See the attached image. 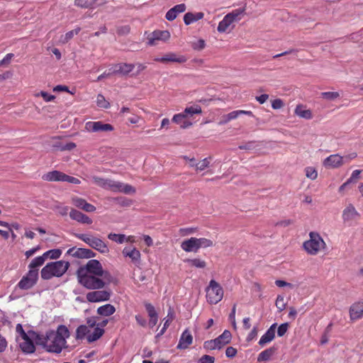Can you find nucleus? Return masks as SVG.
<instances>
[{"label": "nucleus", "instance_id": "864d4df0", "mask_svg": "<svg viewBox=\"0 0 363 363\" xmlns=\"http://www.w3.org/2000/svg\"><path fill=\"white\" fill-rule=\"evenodd\" d=\"M203 348L206 350H213L218 349V346L215 340H211L204 342Z\"/></svg>", "mask_w": 363, "mask_h": 363}, {"label": "nucleus", "instance_id": "dca6fc26", "mask_svg": "<svg viewBox=\"0 0 363 363\" xmlns=\"http://www.w3.org/2000/svg\"><path fill=\"white\" fill-rule=\"evenodd\" d=\"M156 61L166 63V62H178L184 63L186 61V58L183 55H177L174 52H169L162 57L155 59Z\"/></svg>", "mask_w": 363, "mask_h": 363}, {"label": "nucleus", "instance_id": "20e7f679", "mask_svg": "<svg viewBox=\"0 0 363 363\" xmlns=\"http://www.w3.org/2000/svg\"><path fill=\"white\" fill-rule=\"evenodd\" d=\"M86 273L92 275L103 276L108 282H111L113 277L106 270H104L102 264L97 259H90L85 265L80 266L76 274Z\"/></svg>", "mask_w": 363, "mask_h": 363}, {"label": "nucleus", "instance_id": "bf43d9fd", "mask_svg": "<svg viewBox=\"0 0 363 363\" xmlns=\"http://www.w3.org/2000/svg\"><path fill=\"white\" fill-rule=\"evenodd\" d=\"M215 358L214 357L204 354L201 358L199 359L198 363H214Z\"/></svg>", "mask_w": 363, "mask_h": 363}, {"label": "nucleus", "instance_id": "4d7b16f0", "mask_svg": "<svg viewBox=\"0 0 363 363\" xmlns=\"http://www.w3.org/2000/svg\"><path fill=\"white\" fill-rule=\"evenodd\" d=\"M275 304L279 311H282L286 308V303H284V297L281 296H277Z\"/></svg>", "mask_w": 363, "mask_h": 363}, {"label": "nucleus", "instance_id": "a19ab883", "mask_svg": "<svg viewBox=\"0 0 363 363\" xmlns=\"http://www.w3.org/2000/svg\"><path fill=\"white\" fill-rule=\"evenodd\" d=\"M62 252L59 249L50 250L43 254L45 259L47 260L48 258L57 259L61 256Z\"/></svg>", "mask_w": 363, "mask_h": 363}, {"label": "nucleus", "instance_id": "680f3d73", "mask_svg": "<svg viewBox=\"0 0 363 363\" xmlns=\"http://www.w3.org/2000/svg\"><path fill=\"white\" fill-rule=\"evenodd\" d=\"M98 317L92 316L86 318V326H89V328H93L96 327V320Z\"/></svg>", "mask_w": 363, "mask_h": 363}, {"label": "nucleus", "instance_id": "5701e85b", "mask_svg": "<svg viewBox=\"0 0 363 363\" xmlns=\"http://www.w3.org/2000/svg\"><path fill=\"white\" fill-rule=\"evenodd\" d=\"M65 175L62 172L54 170L43 174L42 179L48 182H64Z\"/></svg>", "mask_w": 363, "mask_h": 363}, {"label": "nucleus", "instance_id": "69168bd1", "mask_svg": "<svg viewBox=\"0 0 363 363\" xmlns=\"http://www.w3.org/2000/svg\"><path fill=\"white\" fill-rule=\"evenodd\" d=\"M196 231V228H184L179 230L180 235L182 236L189 235L193 234Z\"/></svg>", "mask_w": 363, "mask_h": 363}, {"label": "nucleus", "instance_id": "6e6d98bb", "mask_svg": "<svg viewBox=\"0 0 363 363\" xmlns=\"http://www.w3.org/2000/svg\"><path fill=\"white\" fill-rule=\"evenodd\" d=\"M145 306L150 318L158 316L155 307L151 303H147Z\"/></svg>", "mask_w": 363, "mask_h": 363}, {"label": "nucleus", "instance_id": "f257e3e1", "mask_svg": "<svg viewBox=\"0 0 363 363\" xmlns=\"http://www.w3.org/2000/svg\"><path fill=\"white\" fill-rule=\"evenodd\" d=\"M69 331L65 325H60L56 330L47 331L48 352L59 354L66 347L67 338L69 337Z\"/></svg>", "mask_w": 363, "mask_h": 363}, {"label": "nucleus", "instance_id": "aec40b11", "mask_svg": "<svg viewBox=\"0 0 363 363\" xmlns=\"http://www.w3.org/2000/svg\"><path fill=\"white\" fill-rule=\"evenodd\" d=\"M193 337L188 329H186L182 334L179 343L177 346V349H186L191 343Z\"/></svg>", "mask_w": 363, "mask_h": 363}, {"label": "nucleus", "instance_id": "c9c22d12", "mask_svg": "<svg viewBox=\"0 0 363 363\" xmlns=\"http://www.w3.org/2000/svg\"><path fill=\"white\" fill-rule=\"evenodd\" d=\"M89 333L90 329L89 328V326H86V325H81L76 330V338L78 340H82L86 336L87 337V335H89Z\"/></svg>", "mask_w": 363, "mask_h": 363}, {"label": "nucleus", "instance_id": "2f4dec72", "mask_svg": "<svg viewBox=\"0 0 363 363\" xmlns=\"http://www.w3.org/2000/svg\"><path fill=\"white\" fill-rule=\"evenodd\" d=\"M97 313L101 316H110L116 312V308L109 303L101 306L97 308Z\"/></svg>", "mask_w": 363, "mask_h": 363}, {"label": "nucleus", "instance_id": "7c9ffc66", "mask_svg": "<svg viewBox=\"0 0 363 363\" xmlns=\"http://www.w3.org/2000/svg\"><path fill=\"white\" fill-rule=\"evenodd\" d=\"M46 260L45 259L43 255L41 256H38L35 257L31 260L30 264H28V270L35 271L39 275V269L38 268L43 266Z\"/></svg>", "mask_w": 363, "mask_h": 363}, {"label": "nucleus", "instance_id": "4c0bfd02", "mask_svg": "<svg viewBox=\"0 0 363 363\" xmlns=\"http://www.w3.org/2000/svg\"><path fill=\"white\" fill-rule=\"evenodd\" d=\"M184 262L189 264L190 266L196 268H205L206 267V262L199 258L195 259H186L184 260Z\"/></svg>", "mask_w": 363, "mask_h": 363}, {"label": "nucleus", "instance_id": "58836bf2", "mask_svg": "<svg viewBox=\"0 0 363 363\" xmlns=\"http://www.w3.org/2000/svg\"><path fill=\"white\" fill-rule=\"evenodd\" d=\"M80 30H81V28L79 27H78L72 30H70V31L66 33L65 35H62L60 37V42L63 44L67 43L69 40H70L74 37V35H77L79 33Z\"/></svg>", "mask_w": 363, "mask_h": 363}, {"label": "nucleus", "instance_id": "f8f14e48", "mask_svg": "<svg viewBox=\"0 0 363 363\" xmlns=\"http://www.w3.org/2000/svg\"><path fill=\"white\" fill-rule=\"evenodd\" d=\"M135 66L134 64L128 63L116 64L112 66V73L121 77L126 76L133 70Z\"/></svg>", "mask_w": 363, "mask_h": 363}, {"label": "nucleus", "instance_id": "6e6552de", "mask_svg": "<svg viewBox=\"0 0 363 363\" xmlns=\"http://www.w3.org/2000/svg\"><path fill=\"white\" fill-rule=\"evenodd\" d=\"M38 277L35 271L28 270L18 283L17 286L22 290H28L37 284Z\"/></svg>", "mask_w": 363, "mask_h": 363}, {"label": "nucleus", "instance_id": "8fccbe9b", "mask_svg": "<svg viewBox=\"0 0 363 363\" xmlns=\"http://www.w3.org/2000/svg\"><path fill=\"white\" fill-rule=\"evenodd\" d=\"M167 316L168 317L169 316V318H168L167 319L165 320V322L164 323L162 328L157 333V335H156V337H159L162 336L165 333L167 328L169 327L170 323L172 322L173 317H172V314L170 310L168 312Z\"/></svg>", "mask_w": 363, "mask_h": 363}, {"label": "nucleus", "instance_id": "052dcab7", "mask_svg": "<svg viewBox=\"0 0 363 363\" xmlns=\"http://www.w3.org/2000/svg\"><path fill=\"white\" fill-rule=\"evenodd\" d=\"M37 96H40L43 98V99L48 102L54 100L55 96L54 95L49 94L46 91H41Z\"/></svg>", "mask_w": 363, "mask_h": 363}, {"label": "nucleus", "instance_id": "e433bc0d", "mask_svg": "<svg viewBox=\"0 0 363 363\" xmlns=\"http://www.w3.org/2000/svg\"><path fill=\"white\" fill-rule=\"evenodd\" d=\"M295 113L303 118L311 119L312 118L311 111L309 109H303L301 105L296 107Z\"/></svg>", "mask_w": 363, "mask_h": 363}, {"label": "nucleus", "instance_id": "4be33fe9", "mask_svg": "<svg viewBox=\"0 0 363 363\" xmlns=\"http://www.w3.org/2000/svg\"><path fill=\"white\" fill-rule=\"evenodd\" d=\"M186 5L180 4L174 6L170 9L166 13L165 18L167 20L172 21L174 20L179 13H183L186 10Z\"/></svg>", "mask_w": 363, "mask_h": 363}, {"label": "nucleus", "instance_id": "338daca9", "mask_svg": "<svg viewBox=\"0 0 363 363\" xmlns=\"http://www.w3.org/2000/svg\"><path fill=\"white\" fill-rule=\"evenodd\" d=\"M237 354V350L233 347H228L225 350V355L227 357L233 358Z\"/></svg>", "mask_w": 363, "mask_h": 363}, {"label": "nucleus", "instance_id": "b1692460", "mask_svg": "<svg viewBox=\"0 0 363 363\" xmlns=\"http://www.w3.org/2000/svg\"><path fill=\"white\" fill-rule=\"evenodd\" d=\"M172 121L179 124L180 127L183 129L188 128L192 125V123L187 119L182 112L175 114L172 118Z\"/></svg>", "mask_w": 363, "mask_h": 363}, {"label": "nucleus", "instance_id": "c85d7f7f", "mask_svg": "<svg viewBox=\"0 0 363 363\" xmlns=\"http://www.w3.org/2000/svg\"><path fill=\"white\" fill-rule=\"evenodd\" d=\"M123 254L124 256L130 257L133 262H134L136 265L140 264L141 255L140 251L137 249L133 248L132 250H128L127 248H124L123 250Z\"/></svg>", "mask_w": 363, "mask_h": 363}, {"label": "nucleus", "instance_id": "cd10ccee", "mask_svg": "<svg viewBox=\"0 0 363 363\" xmlns=\"http://www.w3.org/2000/svg\"><path fill=\"white\" fill-rule=\"evenodd\" d=\"M93 182L97 186L102 187L106 189L112 190V185L113 184V181L108 179H104L96 176H93L91 177Z\"/></svg>", "mask_w": 363, "mask_h": 363}, {"label": "nucleus", "instance_id": "37998d69", "mask_svg": "<svg viewBox=\"0 0 363 363\" xmlns=\"http://www.w3.org/2000/svg\"><path fill=\"white\" fill-rule=\"evenodd\" d=\"M245 8H239L228 13L227 15L230 17L233 22L238 21L241 18V16L244 13Z\"/></svg>", "mask_w": 363, "mask_h": 363}, {"label": "nucleus", "instance_id": "6ab92c4d", "mask_svg": "<svg viewBox=\"0 0 363 363\" xmlns=\"http://www.w3.org/2000/svg\"><path fill=\"white\" fill-rule=\"evenodd\" d=\"M112 191L123 192L125 194H133L135 193V188L131 185L115 181H113L112 185Z\"/></svg>", "mask_w": 363, "mask_h": 363}, {"label": "nucleus", "instance_id": "3c124183", "mask_svg": "<svg viewBox=\"0 0 363 363\" xmlns=\"http://www.w3.org/2000/svg\"><path fill=\"white\" fill-rule=\"evenodd\" d=\"M72 203L77 208L82 209L84 205L86 203V201L78 196H73L72 198Z\"/></svg>", "mask_w": 363, "mask_h": 363}, {"label": "nucleus", "instance_id": "f704fd0d", "mask_svg": "<svg viewBox=\"0 0 363 363\" xmlns=\"http://www.w3.org/2000/svg\"><path fill=\"white\" fill-rule=\"evenodd\" d=\"M276 348L274 347H269L262 352L257 357L258 362L268 361L271 357L274 354Z\"/></svg>", "mask_w": 363, "mask_h": 363}, {"label": "nucleus", "instance_id": "412c9836", "mask_svg": "<svg viewBox=\"0 0 363 363\" xmlns=\"http://www.w3.org/2000/svg\"><path fill=\"white\" fill-rule=\"evenodd\" d=\"M277 328V323L272 324L267 332L261 337L259 345L264 346L267 343L272 341L275 337V331Z\"/></svg>", "mask_w": 363, "mask_h": 363}, {"label": "nucleus", "instance_id": "423d86ee", "mask_svg": "<svg viewBox=\"0 0 363 363\" xmlns=\"http://www.w3.org/2000/svg\"><path fill=\"white\" fill-rule=\"evenodd\" d=\"M74 236L102 254L108 253L109 251L107 245L99 238L84 233H75Z\"/></svg>", "mask_w": 363, "mask_h": 363}, {"label": "nucleus", "instance_id": "bb28decb", "mask_svg": "<svg viewBox=\"0 0 363 363\" xmlns=\"http://www.w3.org/2000/svg\"><path fill=\"white\" fill-rule=\"evenodd\" d=\"M23 342L20 343V347L21 350L26 354H32L35 350V347L33 344L32 340L27 336L26 337H23Z\"/></svg>", "mask_w": 363, "mask_h": 363}, {"label": "nucleus", "instance_id": "c03bdc74", "mask_svg": "<svg viewBox=\"0 0 363 363\" xmlns=\"http://www.w3.org/2000/svg\"><path fill=\"white\" fill-rule=\"evenodd\" d=\"M321 98L328 101H335L340 97V93L337 91H325L320 94Z\"/></svg>", "mask_w": 363, "mask_h": 363}, {"label": "nucleus", "instance_id": "473e14b6", "mask_svg": "<svg viewBox=\"0 0 363 363\" xmlns=\"http://www.w3.org/2000/svg\"><path fill=\"white\" fill-rule=\"evenodd\" d=\"M104 333V330L100 327H95L93 333L87 335L86 340L89 342H93L99 340Z\"/></svg>", "mask_w": 363, "mask_h": 363}, {"label": "nucleus", "instance_id": "ddd939ff", "mask_svg": "<svg viewBox=\"0 0 363 363\" xmlns=\"http://www.w3.org/2000/svg\"><path fill=\"white\" fill-rule=\"evenodd\" d=\"M323 164L326 168H338L344 164V158L337 154L331 155L323 160Z\"/></svg>", "mask_w": 363, "mask_h": 363}, {"label": "nucleus", "instance_id": "49530a36", "mask_svg": "<svg viewBox=\"0 0 363 363\" xmlns=\"http://www.w3.org/2000/svg\"><path fill=\"white\" fill-rule=\"evenodd\" d=\"M108 238L117 243L122 244L125 240V235L123 234L109 233Z\"/></svg>", "mask_w": 363, "mask_h": 363}, {"label": "nucleus", "instance_id": "9d476101", "mask_svg": "<svg viewBox=\"0 0 363 363\" xmlns=\"http://www.w3.org/2000/svg\"><path fill=\"white\" fill-rule=\"evenodd\" d=\"M85 129L89 132H108L113 130V127L101 121H89L85 123Z\"/></svg>", "mask_w": 363, "mask_h": 363}, {"label": "nucleus", "instance_id": "a18cd8bd", "mask_svg": "<svg viewBox=\"0 0 363 363\" xmlns=\"http://www.w3.org/2000/svg\"><path fill=\"white\" fill-rule=\"evenodd\" d=\"M35 335L34 340L35 344L42 346L46 350V346H48L47 334L45 336L40 335L39 334L33 333Z\"/></svg>", "mask_w": 363, "mask_h": 363}, {"label": "nucleus", "instance_id": "5fc2aeb1", "mask_svg": "<svg viewBox=\"0 0 363 363\" xmlns=\"http://www.w3.org/2000/svg\"><path fill=\"white\" fill-rule=\"evenodd\" d=\"M210 164L209 158H204L201 162H198L196 164V170L202 171L208 167Z\"/></svg>", "mask_w": 363, "mask_h": 363}, {"label": "nucleus", "instance_id": "13d9d810", "mask_svg": "<svg viewBox=\"0 0 363 363\" xmlns=\"http://www.w3.org/2000/svg\"><path fill=\"white\" fill-rule=\"evenodd\" d=\"M289 323H282L281 324L279 328H278V330H277V335L279 337H282L285 335V333L287 332L288 329H289Z\"/></svg>", "mask_w": 363, "mask_h": 363}, {"label": "nucleus", "instance_id": "f03ea898", "mask_svg": "<svg viewBox=\"0 0 363 363\" xmlns=\"http://www.w3.org/2000/svg\"><path fill=\"white\" fill-rule=\"evenodd\" d=\"M69 262L62 260L48 263L40 272V277L44 280H49L52 277H62L68 269Z\"/></svg>", "mask_w": 363, "mask_h": 363}, {"label": "nucleus", "instance_id": "774afa93", "mask_svg": "<svg viewBox=\"0 0 363 363\" xmlns=\"http://www.w3.org/2000/svg\"><path fill=\"white\" fill-rule=\"evenodd\" d=\"M284 106L283 101L280 99H277L272 101V107L274 109H279L282 108Z\"/></svg>", "mask_w": 363, "mask_h": 363}, {"label": "nucleus", "instance_id": "de8ad7c7", "mask_svg": "<svg viewBox=\"0 0 363 363\" xmlns=\"http://www.w3.org/2000/svg\"><path fill=\"white\" fill-rule=\"evenodd\" d=\"M96 104L99 107L108 108L110 107L109 102L105 99L102 94H98L96 97Z\"/></svg>", "mask_w": 363, "mask_h": 363}, {"label": "nucleus", "instance_id": "a211bd4d", "mask_svg": "<svg viewBox=\"0 0 363 363\" xmlns=\"http://www.w3.org/2000/svg\"><path fill=\"white\" fill-rule=\"evenodd\" d=\"M69 217L79 223L83 224H91L92 220L86 214L76 210L72 209L69 212Z\"/></svg>", "mask_w": 363, "mask_h": 363}, {"label": "nucleus", "instance_id": "39448f33", "mask_svg": "<svg viewBox=\"0 0 363 363\" xmlns=\"http://www.w3.org/2000/svg\"><path fill=\"white\" fill-rule=\"evenodd\" d=\"M309 237L310 239L303 242V248L308 254L315 255L320 250L325 248V242L318 233L311 232Z\"/></svg>", "mask_w": 363, "mask_h": 363}, {"label": "nucleus", "instance_id": "72a5a7b5", "mask_svg": "<svg viewBox=\"0 0 363 363\" xmlns=\"http://www.w3.org/2000/svg\"><path fill=\"white\" fill-rule=\"evenodd\" d=\"M234 23L230 16L225 15L223 20L218 23L217 30L220 33L226 32L229 26Z\"/></svg>", "mask_w": 363, "mask_h": 363}, {"label": "nucleus", "instance_id": "79ce46f5", "mask_svg": "<svg viewBox=\"0 0 363 363\" xmlns=\"http://www.w3.org/2000/svg\"><path fill=\"white\" fill-rule=\"evenodd\" d=\"M201 108L196 105L186 107L182 113L185 115V116H186V118H188L189 116H193L194 114H199L201 113Z\"/></svg>", "mask_w": 363, "mask_h": 363}, {"label": "nucleus", "instance_id": "2eb2a0df", "mask_svg": "<svg viewBox=\"0 0 363 363\" xmlns=\"http://www.w3.org/2000/svg\"><path fill=\"white\" fill-rule=\"evenodd\" d=\"M360 216L352 204H349L342 211V220L345 223H349Z\"/></svg>", "mask_w": 363, "mask_h": 363}, {"label": "nucleus", "instance_id": "9b49d317", "mask_svg": "<svg viewBox=\"0 0 363 363\" xmlns=\"http://www.w3.org/2000/svg\"><path fill=\"white\" fill-rule=\"evenodd\" d=\"M67 255L81 259H89L96 256V253L89 249L75 247L69 248L67 251Z\"/></svg>", "mask_w": 363, "mask_h": 363}, {"label": "nucleus", "instance_id": "ea45409f", "mask_svg": "<svg viewBox=\"0 0 363 363\" xmlns=\"http://www.w3.org/2000/svg\"><path fill=\"white\" fill-rule=\"evenodd\" d=\"M240 110L238 111H233L227 115H225L223 116V119L219 122L220 125L225 124L228 123L229 121L234 120L237 118L238 116H240Z\"/></svg>", "mask_w": 363, "mask_h": 363}, {"label": "nucleus", "instance_id": "0eeeda50", "mask_svg": "<svg viewBox=\"0 0 363 363\" xmlns=\"http://www.w3.org/2000/svg\"><path fill=\"white\" fill-rule=\"evenodd\" d=\"M206 291L207 301L211 304L218 303L223 297L222 286L213 279L210 281Z\"/></svg>", "mask_w": 363, "mask_h": 363}, {"label": "nucleus", "instance_id": "603ef678", "mask_svg": "<svg viewBox=\"0 0 363 363\" xmlns=\"http://www.w3.org/2000/svg\"><path fill=\"white\" fill-rule=\"evenodd\" d=\"M306 176L311 179H315L318 177L317 171L312 167H308L305 169Z\"/></svg>", "mask_w": 363, "mask_h": 363}, {"label": "nucleus", "instance_id": "09e8293b", "mask_svg": "<svg viewBox=\"0 0 363 363\" xmlns=\"http://www.w3.org/2000/svg\"><path fill=\"white\" fill-rule=\"evenodd\" d=\"M197 242L199 249L206 248L213 245V242L211 240L205 238H197Z\"/></svg>", "mask_w": 363, "mask_h": 363}, {"label": "nucleus", "instance_id": "f3484780", "mask_svg": "<svg viewBox=\"0 0 363 363\" xmlns=\"http://www.w3.org/2000/svg\"><path fill=\"white\" fill-rule=\"evenodd\" d=\"M181 248L186 252H197L199 251V246L197 242V238H191L184 240L181 243Z\"/></svg>", "mask_w": 363, "mask_h": 363}, {"label": "nucleus", "instance_id": "7ed1b4c3", "mask_svg": "<svg viewBox=\"0 0 363 363\" xmlns=\"http://www.w3.org/2000/svg\"><path fill=\"white\" fill-rule=\"evenodd\" d=\"M76 274L79 284L89 290L101 289L111 283L104 279L103 276L92 275L86 273Z\"/></svg>", "mask_w": 363, "mask_h": 363}, {"label": "nucleus", "instance_id": "393cba45", "mask_svg": "<svg viewBox=\"0 0 363 363\" xmlns=\"http://www.w3.org/2000/svg\"><path fill=\"white\" fill-rule=\"evenodd\" d=\"M363 314V303L353 304L350 309V318L352 320H357Z\"/></svg>", "mask_w": 363, "mask_h": 363}, {"label": "nucleus", "instance_id": "e2e57ef3", "mask_svg": "<svg viewBox=\"0 0 363 363\" xmlns=\"http://www.w3.org/2000/svg\"><path fill=\"white\" fill-rule=\"evenodd\" d=\"M205 45H206L205 41L202 39H200V40H197L196 42H194L192 45V47L194 50H201L205 48Z\"/></svg>", "mask_w": 363, "mask_h": 363}, {"label": "nucleus", "instance_id": "c756f323", "mask_svg": "<svg viewBox=\"0 0 363 363\" xmlns=\"http://www.w3.org/2000/svg\"><path fill=\"white\" fill-rule=\"evenodd\" d=\"M204 14L202 12L191 13L188 12L184 16V21L186 25H190L194 22L201 20L203 18Z\"/></svg>", "mask_w": 363, "mask_h": 363}, {"label": "nucleus", "instance_id": "a878e982", "mask_svg": "<svg viewBox=\"0 0 363 363\" xmlns=\"http://www.w3.org/2000/svg\"><path fill=\"white\" fill-rule=\"evenodd\" d=\"M231 333L229 330H225L217 338L214 339L218 346V350L228 344L231 340Z\"/></svg>", "mask_w": 363, "mask_h": 363}, {"label": "nucleus", "instance_id": "4468645a", "mask_svg": "<svg viewBox=\"0 0 363 363\" xmlns=\"http://www.w3.org/2000/svg\"><path fill=\"white\" fill-rule=\"evenodd\" d=\"M170 37V34L167 30H155L152 32L150 37H148V45H155L156 41L168 40Z\"/></svg>", "mask_w": 363, "mask_h": 363}, {"label": "nucleus", "instance_id": "0e129e2a", "mask_svg": "<svg viewBox=\"0 0 363 363\" xmlns=\"http://www.w3.org/2000/svg\"><path fill=\"white\" fill-rule=\"evenodd\" d=\"M64 182L74 184H79L81 183L80 180L76 177L67 175L65 174Z\"/></svg>", "mask_w": 363, "mask_h": 363}, {"label": "nucleus", "instance_id": "1a4fd4ad", "mask_svg": "<svg viewBox=\"0 0 363 363\" xmlns=\"http://www.w3.org/2000/svg\"><path fill=\"white\" fill-rule=\"evenodd\" d=\"M111 290L96 289L86 294V298L89 302L96 303L108 301L111 298Z\"/></svg>", "mask_w": 363, "mask_h": 363}]
</instances>
